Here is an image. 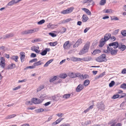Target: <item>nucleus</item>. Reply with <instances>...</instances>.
<instances>
[{
    "label": "nucleus",
    "instance_id": "obj_30",
    "mask_svg": "<svg viewBox=\"0 0 126 126\" xmlns=\"http://www.w3.org/2000/svg\"><path fill=\"white\" fill-rule=\"evenodd\" d=\"M71 94H64L62 97L63 98H64L65 99H67L69 98Z\"/></svg>",
    "mask_w": 126,
    "mask_h": 126
},
{
    "label": "nucleus",
    "instance_id": "obj_44",
    "mask_svg": "<svg viewBox=\"0 0 126 126\" xmlns=\"http://www.w3.org/2000/svg\"><path fill=\"white\" fill-rule=\"evenodd\" d=\"M60 126H70V125L69 124L63 123Z\"/></svg>",
    "mask_w": 126,
    "mask_h": 126
},
{
    "label": "nucleus",
    "instance_id": "obj_49",
    "mask_svg": "<svg viewBox=\"0 0 126 126\" xmlns=\"http://www.w3.org/2000/svg\"><path fill=\"white\" fill-rule=\"evenodd\" d=\"M89 76L87 74H85L84 75V76H83V77H82V78L83 79L84 78L85 79H86L87 78H89Z\"/></svg>",
    "mask_w": 126,
    "mask_h": 126
},
{
    "label": "nucleus",
    "instance_id": "obj_1",
    "mask_svg": "<svg viewBox=\"0 0 126 126\" xmlns=\"http://www.w3.org/2000/svg\"><path fill=\"white\" fill-rule=\"evenodd\" d=\"M90 47L89 43L87 42L84 45L83 47L80 50L79 54L82 55L87 52L88 51V50Z\"/></svg>",
    "mask_w": 126,
    "mask_h": 126
},
{
    "label": "nucleus",
    "instance_id": "obj_56",
    "mask_svg": "<svg viewBox=\"0 0 126 126\" xmlns=\"http://www.w3.org/2000/svg\"><path fill=\"white\" fill-rule=\"evenodd\" d=\"M91 123V122L90 121H87L86 122H85V124L86 125H87L88 124H90Z\"/></svg>",
    "mask_w": 126,
    "mask_h": 126
},
{
    "label": "nucleus",
    "instance_id": "obj_7",
    "mask_svg": "<svg viewBox=\"0 0 126 126\" xmlns=\"http://www.w3.org/2000/svg\"><path fill=\"white\" fill-rule=\"evenodd\" d=\"M109 46H112L114 48H116L118 47L119 44L117 42H115L109 44Z\"/></svg>",
    "mask_w": 126,
    "mask_h": 126
},
{
    "label": "nucleus",
    "instance_id": "obj_8",
    "mask_svg": "<svg viewBox=\"0 0 126 126\" xmlns=\"http://www.w3.org/2000/svg\"><path fill=\"white\" fill-rule=\"evenodd\" d=\"M82 40L80 38L79 39L74 45L73 47L75 48L78 47L82 43Z\"/></svg>",
    "mask_w": 126,
    "mask_h": 126
},
{
    "label": "nucleus",
    "instance_id": "obj_58",
    "mask_svg": "<svg viewBox=\"0 0 126 126\" xmlns=\"http://www.w3.org/2000/svg\"><path fill=\"white\" fill-rule=\"evenodd\" d=\"M36 56V55L33 53H32L31 55V57L34 58Z\"/></svg>",
    "mask_w": 126,
    "mask_h": 126
},
{
    "label": "nucleus",
    "instance_id": "obj_26",
    "mask_svg": "<svg viewBox=\"0 0 126 126\" xmlns=\"http://www.w3.org/2000/svg\"><path fill=\"white\" fill-rule=\"evenodd\" d=\"M18 57L17 56H13L12 57L11 59L14 61L15 62H17V59Z\"/></svg>",
    "mask_w": 126,
    "mask_h": 126
},
{
    "label": "nucleus",
    "instance_id": "obj_55",
    "mask_svg": "<svg viewBox=\"0 0 126 126\" xmlns=\"http://www.w3.org/2000/svg\"><path fill=\"white\" fill-rule=\"evenodd\" d=\"M39 41V39H35L32 40V43H34L35 42H37Z\"/></svg>",
    "mask_w": 126,
    "mask_h": 126
},
{
    "label": "nucleus",
    "instance_id": "obj_54",
    "mask_svg": "<svg viewBox=\"0 0 126 126\" xmlns=\"http://www.w3.org/2000/svg\"><path fill=\"white\" fill-rule=\"evenodd\" d=\"M37 61V59H36V58L34 59H33L29 61V62L32 63L33 62L36 61Z\"/></svg>",
    "mask_w": 126,
    "mask_h": 126
},
{
    "label": "nucleus",
    "instance_id": "obj_20",
    "mask_svg": "<svg viewBox=\"0 0 126 126\" xmlns=\"http://www.w3.org/2000/svg\"><path fill=\"white\" fill-rule=\"evenodd\" d=\"M82 10L84 11L87 15H91V12L88 9L85 8H83L82 9Z\"/></svg>",
    "mask_w": 126,
    "mask_h": 126
},
{
    "label": "nucleus",
    "instance_id": "obj_63",
    "mask_svg": "<svg viewBox=\"0 0 126 126\" xmlns=\"http://www.w3.org/2000/svg\"><path fill=\"white\" fill-rule=\"evenodd\" d=\"M35 68L34 66L33 65L32 66H29L27 67L26 68L28 69V68H30V69H32L34 68Z\"/></svg>",
    "mask_w": 126,
    "mask_h": 126
},
{
    "label": "nucleus",
    "instance_id": "obj_25",
    "mask_svg": "<svg viewBox=\"0 0 126 126\" xmlns=\"http://www.w3.org/2000/svg\"><path fill=\"white\" fill-rule=\"evenodd\" d=\"M101 52V51L99 49H96L94 50L92 54L93 55H95L96 54L99 53Z\"/></svg>",
    "mask_w": 126,
    "mask_h": 126
},
{
    "label": "nucleus",
    "instance_id": "obj_19",
    "mask_svg": "<svg viewBox=\"0 0 126 126\" xmlns=\"http://www.w3.org/2000/svg\"><path fill=\"white\" fill-rule=\"evenodd\" d=\"M16 115L15 114H13L11 115H9L6 116L5 118V119H10L11 118H14L16 116Z\"/></svg>",
    "mask_w": 126,
    "mask_h": 126
},
{
    "label": "nucleus",
    "instance_id": "obj_23",
    "mask_svg": "<svg viewBox=\"0 0 126 126\" xmlns=\"http://www.w3.org/2000/svg\"><path fill=\"white\" fill-rule=\"evenodd\" d=\"M80 59H81V60H83L84 61H90L92 59V58L90 57H87L83 58L82 59L80 58Z\"/></svg>",
    "mask_w": 126,
    "mask_h": 126
},
{
    "label": "nucleus",
    "instance_id": "obj_22",
    "mask_svg": "<svg viewBox=\"0 0 126 126\" xmlns=\"http://www.w3.org/2000/svg\"><path fill=\"white\" fill-rule=\"evenodd\" d=\"M38 29H31L28 30V34L33 33L38 31Z\"/></svg>",
    "mask_w": 126,
    "mask_h": 126
},
{
    "label": "nucleus",
    "instance_id": "obj_3",
    "mask_svg": "<svg viewBox=\"0 0 126 126\" xmlns=\"http://www.w3.org/2000/svg\"><path fill=\"white\" fill-rule=\"evenodd\" d=\"M74 8L72 7L67 8V9L63 10L61 12V13L63 14H69L72 12L74 9Z\"/></svg>",
    "mask_w": 126,
    "mask_h": 126
},
{
    "label": "nucleus",
    "instance_id": "obj_39",
    "mask_svg": "<svg viewBox=\"0 0 126 126\" xmlns=\"http://www.w3.org/2000/svg\"><path fill=\"white\" fill-rule=\"evenodd\" d=\"M8 38L13 37L14 35L13 33H10L7 34Z\"/></svg>",
    "mask_w": 126,
    "mask_h": 126
},
{
    "label": "nucleus",
    "instance_id": "obj_37",
    "mask_svg": "<svg viewBox=\"0 0 126 126\" xmlns=\"http://www.w3.org/2000/svg\"><path fill=\"white\" fill-rule=\"evenodd\" d=\"M125 85V83H123L122 85H121L120 88H123L124 90L126 89V86H124Z\"/></svg>",
    "mask_w": 126,
    "mask_h": 126
},
{
    "label": "nucleus",
    "instance_id": "obj_12",
    "mask_svg": "<svg viewBox=\"0 0 126 126\" xmlns=\"http://www.w3.org/2000/svg\"><path fill=\"white\" fill-rule=\"evenodd\" d=\"M31 101L33 103L35 104L39 103V101L37 98H33L31 99Z\"/></svg>",
    "mask_w": 126,
    "mask_h": 126
},
{
    "label": "nucleus",
    "instance_id": "obj_51",
    "mask_svg": "<svg viewBox=\"0 0 126 126\" xmlns=\"http://www.w3.org/2000/svg\"><path fill=\"white\" fill-rule=\"evenodd\" d=\"M113 49L112 48H111L109 46H108L107 47V50L109 52H110L111 50Z\"/></svg>",
    "mask_w": 126,
    "mask_h": 126
},
{
    "label": "nucleus",
    "instance_id": "obj_35",
    "mask_svg": "<svg viewBox=\"0 0 126 126\" xmlns=\"http://www.w3.org/2000/svg\"><path fill=\"white\" fill-rule=\"evenodd\" d=\"M57 76H55L52 78L50 80V82H52L55 81L57 78Z\"/></svg>",
    "mask_w": 126,
    "mask_h": 126
},
{
    "label": "nucleus",
    "instance_id": "obj_61",
    "mask_svg": "<svg viewBox=\"0 0 126 126\" xmlns=\"http://www.w3.org/2000/svg\"><path fill=\"white\" fill-rule=\"evenodd\" d=\"M45 20L44 19H42L40 20V25H41L44 23Z\"/></svg>",
    "mask_w": 126,
    "mask_h": 126
},
{
    "label": "nucleus",
    "instance_id": "obj_24",
    "mask_svg": "<svg viewBox=\"0 0 126 126\" xmlns=\"http://www.w3.org/2000/svg\"><path fill=\"white\" fill-rule=\"evenodd\" d=\"M118 50L117 49L113 50V49L111 50L110 53L112 55H116L117 53Z\"/></svg>",
    "mask_w": 126,
    "mask_h": 126
},
{
    "label": "nucleus",
    "instance_id": "obj_5",
    "mask_svg": "<svg viewBox=\"0 0 126 126\" xmlns=\"http://www.w3.org/2000/svg\"><path fill=\"white\" fill-rule=\"evenodd\" d=\"M97 106L99 109L104 110L105 109V105L102 102L98 103H97Z\"/></svg>",
    "mask_w": 126,
    "mask_h": 126
},
{
    "label": "nucleus",
    "instance_id": "obj_40",
    "mask_svg": "<svg viewBox=\"0 0 126 126\" xmlns=\"http://www.w3.org/2000/svg\"><path fill=\"white\" fill-rule=\"evenodd\" d=\"M115 84V82L114 81H112L109 84V86L110 87H111L113 86Z\"/></svg>",
    "mask_w": 126,
    "mask_h": 126
},
{
    "label": "nucleus",
    "instance_id": "obj_11",
    "mask_svg": "<svg viewBox=\"0 0 126 126\" xmlns=\"http://www.w3.org/2000/svg\"><path fill=\"white\" fill-rule=\"evenodd\" d=\"M39 48L38 46L36 47L33 46L31 47V50L33 51H35L36 53H38L39 52L38 49Z\"/></svg>",
    "mask_w": 126,
    "mask_h": 126
},
{
    "label": "nucleus",
    "instance_id": "obj_13",
    "mask_svg": "<svg viewBox=\"0 0 126 126\" xmlns=\"http://www.w3.org/2000/svg\"><path fill=\"white\" fill-rule=\"evenodd\" d=\"M106 42L105 39H103L102 38L100 41L99 46L101 47H102L104 45Z\"/></svg>",
    "mask_w": 126,
    "mask_h": 126
},
{
    "label": "nucleus",
    "instance_id": "obj_53",
    "mask_svg": "<svg viewBox=\"0 0 126 126\" xmlns=\"http://www.w3.org/2000/svg\"><path fill=\"white\" fill-rule=\"evenodd\" d=\"M21 86H18L13 89V90H18V89L20 88H21Z\"/></svg>",
    "mask_w": 126,
    "mask_h": 126
},
{
    "label": "nucleus",
    "instance_id": "obj_31",
    "mask_svg": "<svg viewBox=\"0 0 126 126\" xmlns=\"http://www.w3.org/2000/svg\"><path fill=\"white\" fill-rule=\"evenodd\" d=\"M69 76L71 78H76V73L73 72L69 73Z\"/></svg>",
    "mask_w": 126,
    "mask_h": 126
},
{
    "label": "nucleus",
    "instance_id": "obj_29",
    "mask_svg": "<svg viewBox=\"0 0 126 126\" xmlns=\"http://www.w3.org/2000/svg\"><path fill=\"white\" fill-rule=\"evenodd\" d=\"M67 76V75L66 74L63 73L60 74L59 77L61 78L65 79Z\"/></svg>",
    "mask_w": 126,
    "mask_h": 126
},
{
    "label": "nucleus",
    "instance_id": "obj_32",
    "mask_svg": "<svg viewBox=\"0 0 126 126\" xmlns=\"http://www.w3.org/2000/svg\"><path fill=\"white\" fill-rule=\"evenodd\" d=\"M83 75H81L80 73H76V78L78 77L80 78H82V77H83Z\"/></svg>",
    "mask_w": 126,
    "mask_h": 126
},
{
    "label": "nucleus",
    "instance_id": "obj_10",
    "mask_svg": "<svg viewBox=\"0 0 126 126\" xmlns=\"http://www.w3.org/2000/svg\"><path fill=\"white\" fill-rule=\"evenodd\" d=\"M1 61L0 62V65L2 68H4L5 66V60L4 58L3 57L1 58Z\"/></svg>",
    "mask_w": 126,
    "mask_h": 126
},
{
    "label": "nucleus",
    "instance_id": "obj_45",
    "mask_svg": "<svg viewBox=\"0 0 126 126\" xmlns=\"http://www.w3.org/2000/svg\"><path fill=\"white\" fill-rule=\"evenodd\" d=\"M49 34L52 37H55L56 36V35L54 33L50 32Z\"/></svg>",
    "mask_w": 126,
    "mask_h": 126
},
{
    "label": "nucleus",
    "instance_id": "obj_50",
    "mask_svg": "<svg viewBox=\"0 0 126 126\" xmlns=\"http://www.w3.org/2000/svg\"><path fill=\"white\" fill-rule=\"evenodd\" d=\"M33 65L35 68L36 66L39 65V61H38V62L35 63Z\"/></svg>",
    "mask_w": 126,
    "mask_h": 126
},
{
    "label": "nucleus",
    "instance_id": "obj_38",
    "mask_svg": "<svg viewBox=\"0 0 126 126\" xmlns=\"http://www.w3.org/2000/svg\"><path fill=\"white\" fill-rule=\"evenodd\" d=\"M120 96L119 94H116L114 95L111 97V98L113 99H115L119 97Z\"/></svg>",
    "mask_w": 126,
    "mask_h": 126
},
{
    "label": "nucleus",
    "instance_id": "obj_16",
    "mask_svg": "<svg viewBox=\"0 0 126 126\" xmlns=\"http://www.w3.org/2000/svg\"><path fill=\"white\" fill-rule=\"evenodd\" d=\"M70 60L74 62H76L81 61V59H80V58L73 57H70Z\"/></svg>",
    "mask_w": 126,
    "mask_h": 126
},
{
    "label": "nucleus",
    "instance_id": "obj_9",
    "mask_svg": "<svg viewBox=\"0 0 126 126\" xmlns=\"http://www.w3.org/2000/svg\"><path fill=\"white\" fill-rule=\"evenodd\" d=\"M20 55L21 62L23 63L25 57V53L23 52H21L20 53Z\"/></svg>",
    "mask_w": 126,
    "mask_h": 126
},
{
    "label": "nucleus",
    "instance_id": "obj_15",
    "mask_svg": "<svg viewBox=\"0 0 126 126\" xmlns=\"http://www.w3.org/2000/svg\"><path fill=\"white\" fill-rule=\"evenodd\" d=\"M64 119V118H59L57 120H56L55 122H54L52 124V126H54L57 124H58L62 120Z\"/></svg>",
    "mask_w": 126,
    "mask_h": 126
},
{
    "label": "nucleus",
    "instance_id": "obj_60",
    "mask_svg": "<svg viewBox=\"0 0 126 126\" xmlns=\"http://www.w3.org/2000/svg\"><path fill=\"white\" fill-rule=\"evenodd\" d=\"M110 38L113 41H115L116 39V38L114 36H112L111 37H110Z\"/></svg>",
    "mask_w": 126,
    "mask_h": 126
},
{
    "label": "nucleus",
    "instance_id": "obj_2",
    "mask_svg": "<svg viewBox=\"0 0 126 126\" xmlns=\"http://www.w3.org/2000/svg\"><path fill=\"white\" fill-rule=\"evenodd\" d=\"M96 60L98 62H106L107 60L106 58V54H102L97 58L96 59Z\"/></svg>",
    "mask_w": 126,
    "mask_h": 126
},
{
    "label": "nucleus",
    "instance_id": "obj_17",
    "mask_svg": "<svg viewBox=\"0 0 126 126\" xmlns=\"http://www.w3.org/2000/svg\"><path fill=\"white\" fill-rule=\"evenodd\" d=\"M89 19L87 15L85 14L83 15L82 16V21L83 22H86Z\"/></svg>",
    "mask_w": 126,
    "mask_h": 126
},
{
    "label": "nucleus",
    "instance_id": "obj_43",
    "mask_svg": "<svg viewBox=\"0 0 126 126\" xmlns=\"http://www.w3.org/2000/svg\"><path fill=\"white\" fill-rule=\"evenodd\" d=\"M121 33L122 35L124 36H126V31L122 30L121 32Z\"/></svg>",
    "mask_w": 126,
    "mask_h": 126
},
{
    "label": "nucleus",
    "instance_id": "obj_28",
    "mask_svg": "<svg viewBox=\"0 0 126 126\" xmlns=\"http://www.w3.org/2000/svg\"><path fill=\"white\" fill-rule=\"evenodd\" d=\"M90 81L88 79H86L84 82L83 85L84 86H87L90 83Z\"/></svg>",
    "mask_w": 126,
    "mask_h": 126
},
{
    "label": "nucleus",
    "instance_id": "obj_57",
    "mask_svg": "<svg viewBox=\"0 0 126 126\" xmlns=\"http://www.w3.org/2000/svg\"><path fill=\"white\" fill-rule=\"evenodd\" d=\"M63 115L64 114L63 113H60L57 114L56 115L59 117H62Z\"/></svg>",
    "mask_w": 126,
    "mask_h": 126
},
{
    "label": "nucleus",
    "instance_id": "obj_42",
    "mask_svg": "<svg viewBox=\"0 0 126 126\" xmlns=\"http://www.w3.org/2000/svg\"><path fill=\"white\" fill-rule=\"evenodd\" d=\"M69 43V41H66L64 43L63 45V47L64 48H65L67 46V45Z\"/></svg>",
    "mask_w": 126,
    "mask_h": 126
},
{
    "label": "nucleus",
    "instance_id": "obj_34",
    "mask_svg": "<svg viewBox=\"0 0 126 126\" xmlns=\"http://www.w3.org/2000/svg\"><path fill=\"white\" fill-rule=\"evenodd\" d=\"M106 2V0H101L100 1L99 4L101 5H104Z\"/></svg>",
    "mask_w": 126,
    "mask_h": 126
},
{
    "label": "nucleus",
    "instance_id": "obj_59",
    "mask_svg": "<svg viewBox=\"0 0 126 126\" xmlns=\"http://www.w3.org/2000/svg\"><path fill=\"white\" fill-rule=\"evenodd\" d=\"M119 19L116 17H115L112 18L111 17V20H119Z\"/></svg>",
    "mask_w": 126,
    "mask_h": 126
},
{
    "label": "nucleus",
    "instance_id": "obj_4",
    "mask_svg": "<svg viewBox=\"0 0 126 126\" xmlns=\"http://www.w3.org/2000/svg\"><path fill=\"white\" fill-rule=\"evenodd\" d=\"M22 0H12L10 1L7 5L6 6H11L14 4H16Z\"/></svg>",
    "mask_w": 126,
    "mask_h": 126
},
{
    "label": "nucleus",
    "instance_id": "obj_46",
    "mask_svg": "<svg viewBox=\"0 0 126 126\" xmlns=\"http://www.w3.org/2000/svg\"><path fill=\"white\" fill-rule=\"evenodd\" d=\"M105 12L106 13H112L111 10V9H107Z\"/></svg>",
    "mask_w": 126,
    "mask_h": 126
},
{
    "label": "nucleus",
    "instance_id": "obj_6",
    "mask_svg": "<svg viewBox=\"0 0 126 126\" xmlns=\"http://www.w3.org/2000/svg\"><path fill=\"white\" fill-rule=\"evenodd\" d=\"M84 86L83 84H80L77 87L76 89V91L77 92H79L83 89Z\"/></svg>",
    "mask_w": 126,
    "mask_h": 126
},
{
    "label": "nucleus",
    "instance_id": "obj_52",
    "mask_svg": "<svg viewBox=\"0 0 126 126\" xmlns=\"http://www.w3.org/2000/svg\"><path fill=\"white\" fill-rule=\"evenodd\" d=\"M32 101H27L26 103V104L28 105H32Z\"/></svg>",
    "mask_w": 126,
    "mask_h": 126
},
{
    "label": "nucleus",
    "instance_id": "obj_18",
    "mask_svg": "<svg viewBox=\"0 0 126 126\" xmlns=\"http://www.w3.org/2000/svg\"><path fill=\"white\" fill-rule=\"evenodd\" d=\"M126 46L124 45L121 44V45H119L118 48L121 49L122 51L124 50L126 48Z\"/></svg>",
    "mask_w": 126,
    "mask_h": 126
},
{
    "label": "nucleus",
    "instance_id": "obj_47",
    "mask_svg": "<svg viewBox=\"0 0 126 126\" xmlns=\"http://www.w3.org/2000/svg\"><path fill=\"white\" fill-rule=\"evenodd\" d=\"M21 33L22 34H28V30H26L24 31H23L21 32Z\"/></svg>",
    "mask_w": 126,
    "mask_h": 126
},
{
    "label": "nucleus",
    "instance_id": "obj_14",
    "mask_svg": "<svg viewBox=\"0 0 126 126\" xmlns=\"http://www.w3.org/2000/svg\"><path fill=\"white\" fill-rule=\"evenodd\" d=\"M111 37V34L110 33L106 34L104 36V38H102L103 39H105L106 42Z\"/></svg>",
    "mask_w": 126,
    "mask_h": 126
},
{
    "label": "nucleus",
    "instance_id": "obj_33",
    "mask_svg": "<svg viewBox=\"0 0 126 126\" xmlns=\"http://www.w3.org/2000/svg\"><path fill=\"white\" fill-rule=\"evenodd\" d=\"M58 43L57 41H56L53 42H50L49 43L51 46H54L56 45Z\"/></svg>",
    "mask_w": 126,
    "mask_h": 126
},
{
    "label": "nucleus",
    "instance_id": "obj_36",
    "mask_svg": "<svg viewBox=\"0 0 126 126\" xmlns=\"http://www.w3.org/2000/svg\"><path fill=\"white\" fill-rule=\"evenodd\" d=\"M60 95L59 94H58L56 95H55V100L57 101L59 100L60 99Z\"/></svg>",
    "mask_w": 126,
    "mask_h": 126
},
{
    "label": "nucleus",
    "instance_id": "obj_27",
    "mask_svg": "<svg viewBox=\"0 0 126 126\" xmlns=\"http://www.w3.org/2000/svg\"><path fill=\"white\" fill-rule=\"evenodd\" d=\"M16 66V65L14 63H12L11 65L8 66L7 68L9 69H12L14 68Z\"/></svg>",
    "mask_w": 126,
    "mask_h": 126
},
{
    "label": "nucleus",
    "instance_id": "obj_21",
    "mask_svg": "<svg viewBox=\"0 0 126 126\" xmlns=\"http://www.w3.org/2000/svg\"><path fill=\"white\" fill-rule=\"evenodd\" d=\"M57 25L54 24H52L50 23H49L47 26L48 28L49 29H53L56 28Z\"/></svg>",
    "mask_w": 126,
    "mask_h": 126
},
{
    "label": "nucleus",
    "instance_id": "obj_64",
    "mask_svg": "<svg viewBox=\"0 0 126 126\" xmlns=\"http://www.w3.org/2000/svg\"><path fill=\"white\" fill-rule=\"evenodd\" d=\"M122 73L123 74H126V69H123L122 71Z\"/></svg>",
    "mask_w": 126,
    "mask_h": 126
},
{
    "label": "nucleus",
    "instance_id": "obj_48",
    "mask_svg": "<svg viewBox=\"0 0 126 126\" xmlns=\"http://www.w3.org/2000/svg\"><path fill=\"white\" fill-rule=\"evenodd\" d=\"M47 53L46 51L45 50L41 52V54L42 55H46Z\"/></svg>",
    "mask_w": 126,
    "mask_h": 126
},
{
    "label": "nucleus",
    "instance_id": "obj_62",
    "mask_svg": "<svg viewBox=\"0 0 126 126\" xmlns=\"http://www.w3.org/2000/svg\"><path fill=\"white\" fill-rule=\"evenodd\" d=\"M90 27L86 28L84 30V32L85 33L86 32L88 31L90 29Z\"/></svg>",
    "mask_w": 126,
    "mask_h": 126
},
{
    "label": "nucleus",
    "instance_id": "obj_41",
    "mask_svg": "<svg viewBox=\"0 0 126 126\" xmlns=\"http://www.w3.org/2000/svg\"><path fill=\"white\" fill-rule=\"evenodd\" d=\"M93 0H84L83 1V3H89L90 2Z\"/></svg>",
    "mask_w": 126,
    "mask_h": 126
}]
</instances>
